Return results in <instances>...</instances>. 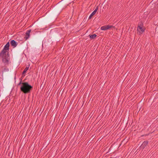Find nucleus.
Listing matches in <instances>:
<instances>
[{
    "label": "nucleus",
    "mask_w": 158,
    "mask_h": 158,
    "mask_svg": "<svg viewBox=\"0 0 158 158\" xmlns=\"http://www.w3.org/2000/svg\"><path fill=\"white\" fill-rule=\"evenodd\" d=\"M148 140L144 141L140 146V149H143L146 147L147 145L148 144Z\"/></svg>",
    "instance_id": "39448f33"
},
{
    "label": "nucleus",
    "mask_w": 158,
    "mask_h": 158,
    "mask_svg": "<svg viewBox=\"0 0 158 158\" xmlns=\"http://www.w3.org/2000/svg\"><path fill=\"white\" fill-rule=\"evenodd\" d=\"M52 30H51V31H50V32H51L52 31Z\"/></svg>",
    "instance_id": "412c9836"
},
{
    "label": "nucleus",
    "mask_w": 158,
    "mask_h": 158,
    "mask_svg": "<svg viewBox=\"0 0 158 158\" xmlns=\"http://www.w3.org/2000/svg\"><path fill=\"white\" fill-rule=\"evenodd\" d=\"M29 67H26V68L24 69L22 73V75H23L27 71Z\"/></svg>",
    "instance_id": "ddd939ff"
},
{
    "label": "nucleus",
    "mask_w": 158,
    "mask_h": 158,
    "mask_svg": "<svg viewBox=\"0 0 158 158\" xmlns=\"http://www.w3.org/2000/svg\"><path fill=\"white\" fill-rule=\"evenodd\" d=\"M53 20V19L50 18V20L52 21V20Z\"/></svg>",
    "instance_id": "6ab92c4d"
},
{
    "label": "nucleus",
    "mask_w": 158,
    "mask_h": 158,
    "mask_svg": "<svg viewBox=\"0 0 158 158\" xmlns=\"http://www.w3.org/2000/svg\"><path fill=\"white\" fill-rule=\"evenodd\" d=\"M96 12H95V11H94L89 16L88 19V20L91 19L93 16H94L96 14Z\"/></svg>",
    "instance_id": "f8f14e48"
},
{
    "label": "nucleus",
    "mask_w": 158,
    "mask_h": 158,
    "mask_svg": "<svg viewBox=\"0 0 158 158\" xmlns=\"http://www.w3.org/2000/svg\"><path fill=\"white\" fill-rule=\"evenodd\" d=\"M2 61L4 63H8V57L4 56L3 57H2Z\"/></svg>",
    "instance_id": "9d476101"
},
{
    "label": "nucleus",
    "mask_w": 158,
    "mask_h": 158,
    "mask_svg": "<svg viewBox=\"0 0 158 158\" xmlns=\"http://www.w3.org/2000/svg\"><path fill=\"white\" fill-rule=\"evenodd\" d=\"M4 70V71H5V70H6V71H9V69L8 68H5Z\"/></svg>",
    "instance_id": "a211bd4d"
},
{
    "label": "nucleus",
    "mask_w": 158,
    "mask_h": 158,
    "mask_svg": "<svg viewBox=\"0 0 158 158\" xmlns=\"http://www.w3.org/2000/svg\"><path fill=\"white\" fill-rule=\"evenodd\" d=\"M112 27H113V26L112 25H105L102 27H101V29L102 30L105 31L107 29H109L110 28H111Z\"/></svg>",
    "instance_id": "20e7f679"
},
{
    "label": "nucleus",
    "mask_w": 158,
    "mask_h": 158,
    "mask_svg": "<svg viewBox=\"0 0 158 158\" xmlns=\"http://www.w3.org/2000/svg\"><path fill=\"white\" fill-rule=\"evenodd\" d=\"M20 81L18 86L21 85L20 87V91L24 94L30 93L33 89V86L29 84L28 82H22V79L20 78Z\"/></svg>",
    "instance_id": "f03ea898"
},
{
    "label": "nucleus",
    "mask_w": 158,
    "mask_h": 158,
    "mask_svg": "<svg viewBox=\"0 0 158 158\" xmlns=\"http://www.w3.org/2000/svg\"><path fill=\"white\" fill-rule=\"evenodd\" d=\"M143 23L142 22H140L138 25L137 31L139 34H141L144 31V30L142 28Z\"/></svg>",
    "instance_id": "7ed1b4c3"
},
{
    "label": "nucleus",
    "mask_w": 158,
    "mask_h": 158,
    "mask_svg": "<svg viewBox=\"0 0 158 158\" xmlns=\"http://www.w3.org/2000/svg\"><path fill=\"white\" fill-rule=\"evenodd\" d=\"M6 51L3 49L0 53V57H3L6 56Z\"/></svg>",
    "instance_id": "423d86ee"
},
{
    "label": "nucleus",
    "mask_w": 158,
    "mask_h": 158,
    "mask_svg": "<svg viewBox=\"0 0 158 158\" xmlns=\"http://www.w3.org/2000/svg\"><path fill=\"white\" fill-rule=\"evenodd\" d=\"M48 23V21H47L46 19H45L44 22V24H46Z\"/></svg>",
    "instance_id": "4468645a"
},
{
    "label": "nucleus",
    "mask_w": 158,
    "mask_h": 158,
    "mask_svg": "<svg viewBox=\"0 0 158 158\" xmlns=\"http://www.w3.org/2000/svg\"><path fill=\"white\" fill-rule=\"evenodd\" d=\"M51 0V2L53 4H54V5L56 4V3H55V2L56 0Z\"/></svg>",
    "instance_id": "2eb2a0df"
},
{
    "label": "nucleus",
    "mask_w": 158,
    "mask_h": 158,
    "mask_svg": "<svg viewBox=\"0 0 158 158\" xmlns=\"http://www.w3.org/2000/svg\"><path fill=\"white\" fill-rule=\"evenodd\" d=\"M48 98V97H47V99Z\"/></svg>",
    "instance_id": "4be33fe9"
},
{
    "label": "nucleus",
    "mask_w": 158,
    "mask_h": 158,
    "mask_svg": "<svg viewBox=\"0 0 158 158\" xmlns=\"http://www.w3.org/2000/svg\"><path fill=\"white\" fill-rule=\"evenodd\" d=\"M10 44L11 46L14 48L18 44L17 42L14 40H11L10 42Z\"/></svg>",
    "instance_id": "0eeeda50"
},
{
    "label": "nucleus",
    "mask_w": 158,
    "mask_h": 158,
    "mask_svg": "<svg viewBox=\"0 0 158 158\" xmlns=\"http://www.w3.org/2000/svg\"><path fill=\"white\" fill-rule=\"evenodd\" d=\"M53 6V5L52 4V6H51V7H52Z\"/></svg>",
    "instance_id": "aec40b11"
},
{
    "label": "nucleus",
    "mask_w": 158,
    "mask_h": 158,
    "mask_svg": "<svg viewBox=\"0 0 158 158\" xmlns=\"http://www.w3.org/2000/svg\"><path fill=\"white\" fill-rule=\"evenodd\" d=\"M89 36L90 38V40H92L94 39L97 36V35L95 34H94L93 35H89Z\"/></svg>",
    "instance_id": "9b49d317"
},
{
    "label": "nucleus",
    "mask_w": 158,
    "mask_h": 158,
    "mask_svg": "<svg viewBox=\"0 0 158 158\" xmlns=\"http://www.w3.org/2000/svg\"><path fill=\"white\" fill-rule=\"evenodd\" d=\"M10 43L9 42H7L4 46L3 50L5 51H9V49Z\"/></svg>",
    "instance_id": "6e6552de"
},
{
    "label": "nucleus",
    "mask_w": 158,
    "mask_h": 158,
    "mask_svg": "<svg viewBox=\"0 0 158 158\" xmlns=\"http://www.w3.org/2000/svg\"><path fill=\"white\" fill-rule=\"evenodd\" d=\"M98 6L96 7L95 10L94 11H95V12H96L97 11V10H98Z\"/></svg>",
    "instance_id": "dca6fc26"
},
{
    "label": "nucleus",
    "mask_w": 158,
    "mask_h": 158,
    "mask_svg": "<svg viewBox=\"0 0 158 158\" xmlns=\"http://www.w3.org/2000/svg\"><path fill=\"white\" fill-rule=\"evenodd\" d=\"M9 56V53L8 52H7V53H6V56Z\"/></svg>",
    "instance_id": "f3484780"
},
{
    "label": "nucleus",
    "mask_w": 158,
    "mask_h": 158,
    "mask_svg": "<svg viewBox=\"0 0 158 158\" xmlns=\"http://www.w3.org/2000/svg\"><path fill=\"white\" fill-rule=\"evenodd\" d=\"M70 3V2H68V0H62L56 4L57 6L51 10V12L53 15H56L66 8Z\"/></svg>",
    "instance_id": "f257e3e1"
},
{
    "label": "nucleus",
    "mask_w": 158,
    "mask_h": 158,
    "mask_svg": "<svg viewBox=\"0 0 158 158\" xmlns=\"http://www.w3.org/2000/svg\"><path fill=\"white\" fill-rule=\"evenodd\" d=\"M31 30H28L26 32V40H27L30 37V33L31 32Z\"/></svg>",
    "instance_id": "1a4fd4ad"
}]
</instances>
